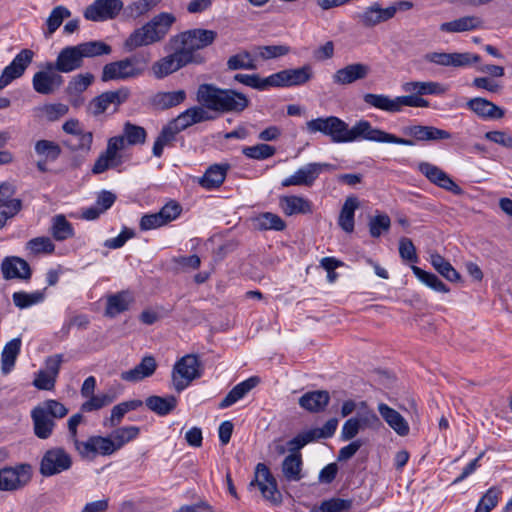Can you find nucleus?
Segmentation results:
<instances>
[{
  "mask_svg": "<svg viewBox=\"0 0 512 512\" xmlns=\"http://www.w3.org/2000/svg\"><path fill=\"white\" fill-rule=\"evenodd\" d=\"M168 49L173 52L156 61L152 66L153 74L157 79H162L187 66L188 64H192L191 61H195V59H191L187 53L182 52L174 43H171L170 41L168 42Z\"/></svg>",
  "mask_w": 512,
  "mask_h": 512,
  "instance_id": "1a4fd4ad",
  "label": "nucleus"
},
{
  "mask_svg": "<svg viewBox=\"0 0 512 512\" xmlns=\"http://www.w3.org/2000/svg\"><path fill=\"white\" fill-rule=\"evenodd\" d=\"M157 362L153 356H145L133 369L121 373V379L128 382H138L154 374Z\"/></svg>",
  "mask_w": 512,
  "mask_h": 512,
  "instance_id": "bb28decb",
  "label": "nucleus"
},
{
  "mask_svg": "<svg viewBox=\"0 0 512 512\" xmlns=\"http://www.w3.org/2000/svg\"><path fill=\"white\" fill-rule=\"evenodd\" d=\"M279 206L287 216L312 213V203L302 196H281Z\"/></svg>",
  "mask_w": 512,
  "mask_h": 512,
  "instance_id": "c85d7f7f",
  "label": "nucleus"
},
{
  "mask_svg": "<svg viewBox=\"0 0 512 512\" xmlns=\"http://www.w3.org/2000/svg\"><path fill=\"white\" fill-rule=\"evenodd\" d=\"M402 89L406 93L422 95H442L445 94L447 88L442 84L434 81H410L402 85Z\"/></svg>",
  "mask_w": 512,
  "mask_h": 512,
  "instance_id": "f704fd0d",
  "label": "nucleus"
},
{
  "mask_svg": "<svg viewBox=\"0 0 512 512\" xmlns=\"http://www.w3.org/2000/svg\"><path fill=\"white\" fill-rule=\"evenodd\" d=\"M229 168V164L211 165L204 175L199 178V185L207 190L219 188L225 181Z\"/></svg>",
  "mask_w": 512,
  "mask_h": 512,
  "instance_id": "cd10ccee",
  "label": "nucleus"
},
{
  "mask_svg": "<svg viewBox=\"0 0 512 512\" xmlns=\"http://www.w3.org/2000/svg\"><path fill=\"white\" fill-rule=\"evenodd\" d=\"M234 80L258 90H265L271 87V75L267 78H261L258 74H236Z\"/></svg>",
  "mask_w": 512,
  "mask_h": 512,
  "instance_id": "052dcab7",
  "label": "nucleus"
},
{
  "mask_svg": "<svg viewBox=\"0 0 512 512\" xmlns=\"http://www.w3.org/2000/svg\"><path fill=\"white\" fill-rule=\"evenodd\" d=\"M146 130L138 125L126 122L123 127V135L111 137L107 147L96 159L92 168L93 174H101L108 169L116 168L122 164V156L119 154L125 148V141L129 145L143 144L146 140Z\"/></svg>",
  "mask_w": 512,
  "mask_h": 512,
  "instance_id": "f03ea898",
  "label": "nucleus"
},
{
  "mask_svg": "<svg viewBox=\"0 0 512 512\" xmlns=\"http://www.w3.org/2000/svg\"><path fill=\"white\" fill-rule=\"evenodd\" d=\"M217 38V32L208 29H190L181 32L170 38V42L174 43L182 52L187 53L192 64L201 65L205 63L206 58L198 53L200 49L210 46Z\"/></svg>",
  "mask_w": 512,
  "mask_h": 512,
  "instance_id": "423d86ee",
  "label": "nucleus"
},
{
  "mask_svg": "<svg viewBox=\"0 0 512 512\" xmlns=\"http://www.w3.org/2000/svg\"><path fill=\"white\" fill-rule=\"evenodd\" d=\"M430 263L433 268L450 282H459L461 275L455 268L439 253L430 254Z\"/></svg>",
  "mask_w": 512,
  "mask_h": 512,
  "instance_id": "79ce46f5",
  "label": "nucleus"
},
{
  "mask_svg": "<svg viewBox=\"0 0 512 512\" xmlns=\"http://www.w3.org/2000/svg\"><path fill=\"white\" fill-rule=\"evenodd\" d=\"M371 68L368 64L356 62L338 69L333 75L332 80L337 85H350L356 81L364 80L370 74Z\"/></svg>",
  "mask_w": 512,
  "mask_h": 512,
  "instance_id": "a211bd4d",
  "label": "nucleus"
},
{
  "mask_svg": "<svg viewBox=\"0 0 512 512\" xmlns=\"http://www.w3.org/2000/svg\"><path fill=\"white\" fill-rule=\"evenodd\" d=\"M32 466L20 463L0 469V491L13 492L26 487L32 480Z\"/></svg>",
  "mask_w": 512,
  "mask_h": 512,
  "instance_id": "0eeeda50",
  "label": "nucleus"
},
{
  "mask_svg": "<svg viewBox=\"0 0 512 512\" xmlns=\"http://www.w3.org/2000/svg\"><path fill=\"white\" fill-rule=\"evenodd\" d=\"M391 226L390 217L387 214L376 215L369 220V232L374 238H378L382 232L389 230Z\"/></svg>",
  "mask_w": 512,
  "mask_h": 512,
  "instance_id": "338daca9",
  "label": "nucleus"
},
{
  "mask_svg": "<svg viewBox=\"0 0 512 512\" xmlns=\"http://www.w3.org/2000/svg\"><path fill=\"white\" fill-rule=\"evenodd\" d=\"M254 486H257L262 496L272 504L278 505L282 502V494L278 490L277 481L264 463H258L255 467V477L249 487Z\"/></svg>",
  "mask_w": 512,
  "mask_h": 512,
  "instance_id": "9d476101",
  "label": "nucleus"
},
{
  "mask_svg": "<svg viewBox=\"0 0 512 512\" xmlns=\"http://www.w3.org/2000/svg\"><path fill=\"white\" fill-rule=\"evenodd\" d=\"M404 135L416 141H438L451 138V134L434 126L411 125L402 129Z\"/></svg>",
  "mask_w": 512,
  "mask_h": 512,
  "instance_id": "aec40b11",
  "label": "nucleus"
},
{
  "mask_svg": "<svg viewBox=\"0 0 512 512\" xmlns=\"http://www.w3.org/2000/svg\"><path fill=\"white\" fill-rule=\"evenodd\" d=\"M70 16L71 11L67 7L62 5L54 7L45 22V27L43 28L44 37L49 39L62 25L63 21Z\"/></svg>",
  "mask_w": 512,
  "mask_h": 512,
  "instance_id": "4c0bfd02",
  "label": "nucleus"
},
{
  "mask_svg": "<svg viewBox=\"0 0 512 512\" xmlns=\"http://www.w3.org/2000/svg\"><path fill=\"white\" fill-rule=\"evenodd\" d=\"M255 226L259 230H275L282 231L286 228L285 221L272 212H264L259 214L255 219Z\"/></svg>",
  "mask_w": 512,
  "mask_h": 512,
  "instance_id": "49530a36",
  "label": "nucleus"
},
{
  "mask_svg": "<svg viewBox=\"0 0 512 512\" xmlns=\"http://www.w3.org/2000/svg\"><path fill=\"white\" fill-rule=\"evenodd\" d=\"M186 99L184 90L157 92L150 98V104L156 110H166L176 107Z\"/></svg>",
  "mask_w": 512,
  "mask_h": 512,
  "instance_id": "2f4dec72",
  "label": "nucleus"
},
{
  "mask_svg": "<svg viewBox=\"0 0 512 512\" xmlns=\"http://www.w3.org/2000/svg\"><path fill=\"white\" fill-rule=\"evenodd\" d=\"M63 83V77L56 72H36L32 79L34 90L42 95L53 94Z\"/></svg>",
  "mask_w": 512,
  "mask_h": 512,
  "instance_id": "412c9836",
  "label": "nucleus"
},
{
  "mask_svg": "<svg viewBox=\"0 0 512 512\" xmlns=\"http://www.w3.org/2000/svg\"><path fill=\"white\" fill-rule=\"evenodd\" d=\"M256 57L269 60L285 56L290 53V47L286 45L255 46L253 48Z\"/></svg>",
  "mask_w": 512,
  "mask_h": 512,
  "instance_id": "4d7b16f0",
  "label": "nucleus"
},
{
  "mask_svg": "<svg viewBox=\"0 0 512 512\" xmlns=\"http://www.w3.org/2000/svg\"><path fill=\"white\" fill-rule=\"evenodd\" d=\"M44 299V293L41 291H36L33 293L26 292H15L13 294V302L15 306L20 309L27 308L34 304L41 302Z\"/></svg>",
  "mask_w": 512,
  "mask_h": 512,
  "instance_id": "e2e57ef3",
  "label": "nucleus"
},
{
  "mask_svg": "<svg viewBox=\"0 0 512 512\" xmlns=\"http://www.w3.org/2000/svg\"><path fill=\"white\" fill-rule=\"evenodd\" d=\"M81 52L82 58L96 57L100 55H108L111 53V47L102 41H88L77 45Z\"/></svg>",
  "mask_w": 512,
  "mask_h": 512,
  "instance_id": "3c124183",
  "label": "nucleus"
},
{
  "mask_svg": "<svg viewBox=\"0 0 512 512\" xmlns=\"http://www.w3.org/2000/svg\"><path fill=\"white\" fill-rule=\"evenodd\" d=\"M133 300L132 294L128 291H121L108 296L105 315L113 318L118 314L127 311Z\"/></svg>",
  "mask_w": 512,
  "mask_h": 512,
  "instance_id": "c9c22d12",
  "label": "nucleus"
},
{
  "mask_svg": "<svg viewBox=\"0 0 512 512\" xmlns=\"http://www.w3.org/2000/svg\"><path fill=\"white\" fill-rule=\"evenodd\" d=\"M201 376L200 361L194 354H188L178 360L172 371V383L177 392L184 390L193 380Z\"/></svg>",
  "mask_w": 512,
  "mask_h": 512,
  "instance_id": "6e6552de",
  "label": "nucleus"
},
{
  "mask_svg": "<svg viewBox=\"0 0 512 512\" xmlns=\"http://www.w3.org/2000/svg\"><path fill=\"white\" fill-rule=\"evenodd\" d=\"M355 418L358 421L361 430H378L380 427H382V422L380 418L372 410L358 412Z\"/></svg>",
  "mask_w": 512,
  "mask_h": 512,
  "instance_id": "774afa93",
  "label": "nucleus"
},
{
  "mask_svg": "<svg viewBox=\"0 0 512 512\" xmlns=\"http://www.w3.org/2000/svg\"><path fill=\"white\" fill-rule=\"evenodd\" d=\"M50 232L57 241H64L74 234L72 225L64 215H56L52 218Z\"/></svg>",
  "mask_w": 512,
  "mask_h": 512,
  "instance_id": "de8ad7c7",
  "label": "nucleus"
},
{
  "mask_svg": "<svg viewBox=\"0 0 512 512\" xmlns=\"http://www.w3.org/2000/svg\"><path fill=\"white\" fill-rule=\"evenodd\" d=\"M500 493V490L496 487L488 489L480 499L475 512H490L494 507H496Z\"/></svg>",
  "mask_w": 512,
  "mask_h": 512,
  "instance_id": "69168bd1",
  "label": "nucleus"
},
{
  "mask_svg": "<svg viewBox=\"0 0 512 512\" xmlns=\"http://www.w3.org/2000/svg\"><path fill=\"white\" fill-rule=\"evenodd\" d=\"M94 76L91 73L78 74L74 76L66 87V93L70 96L84 92L93 82Z\"/></svg>",
  "mask_w": 512,
  "mask_h": 512,
  "instance_id": "13d9d810",
  "label": "nucleus"
},
{
  "mask_svg": "<svg viewBox=\"0 0 512 512\" xmlns=\"http://www.w3.org/2000/svg\"><path fill=\"white\" fill-rule=\"evenodd\" d=\"M142 405L143 402L138 399L121 402L115 405L111 410L110 417L104 421V425L109 427L118 426L126 413L136 410Z\"/></svg>",
  "mask_w": 512,
  "mask_h": 512,
  "instance_id": "ea45409f",
  "label": "nucleus"
},
{
  "mask_svg": "<svg viewBox=\"0 0 512 512\" xmlns=\"http://www.w3.org/2000/svg\"><path fill=\"white\" fill-rule=\"evenodd\" d=\"M260 382L259 377L253 376L234 386L219 403L220 409H225L242 399L247 393L255 388Z\"/></svg>",
  "mask_w": 512,
  "mask_h": 512,
  "instance_id": "7c9ffc66",
  "label": "nucleus"
},
{
  "mask_svg": "<svg viewBox=\"0 0 512 512\" xmlns=\"http://www.w3.org/2000/svg\"><path fill=\"white\" fill-rule=\"evenodd\" d=\"M35 152L39 156H44L47 160L54 161L61 154L60 146L49 140H39L35 144Z\"/></svg>",
  "mask_w": 512,
  "mask_h": 512,
  "instance_id": "680f3d73",
  "label": "nucleus"
},
{
  "mask_svg": "<svg viewBox=\"0 0 512 512\" xmlns=\"http://www.w3.org/2000/svg\"><path fill=\"white\" fill-rule=\"evenodd\" d=\"M363 101L376 109L383 110L389 113L398 112V106L396 105V97L390 98L384 94H373L367 93L363 96Z\"/></svg>",
  "mask_w": 512,
  "mask_h": 512,
  "instance_id": "a18cd8bd",
  "label": "nucleus"
},
{
  "mask_svg": "<svg viewBox=\"0 0 512 512\" xmlns=\"http://www.w3.org/2000/svg\"><path fill=\"white\" fill-rule=\"evenodd\" d=\"M352 508V500L330 498L324 500L319 506L313 508V512H347Z\"/></svg>",
  "mask_w": 512,
  "mask_h": 512,
  "instance_id": "864d4df0",
  "label": "nucleus"
},
{
  "mask_svg": "<svg viewBox=\"0 0 512 512\" xmlns=\"http://www.w3.org/2000/svg\"><path fill=\"white\" fill-rule=\"evenodd\" d=\"M22 209V201L17 198H7L0 202V229H2L7 221L16 216Z\"/></svg>",
  "mask_w": 512,
  "mask_h": 512,
  "instance_id": "8fccbe9b",
  "label": "nucleus"
},
{
  "mask_svg": "<svg viewBox=\"0 0 512 512\" xmlns=\"http://www.w3.org/2000/svg\"><path fill=\"white\" fill-rule=\"evenodd\" d=\"M242 153L250 159L265 160L275 155L276 148L268 144L260 143L254 146L244 147Z\"/></svg>",
  "mask_w": 512,
  "mask_h": 512,
  "instance_id": "6e6d98bb",
  "label": "nucleus"
},
{
  "mask_svg": "<svg viewBox=\"0 0 512 512\" xmlns=\"http://www.w3.org/2000/svg\"><path fill=\"white\" fill-rule=\"evenodd\" d=\"M378 411L385 422L400 436H406L409 433V425L404 417L395 409L385 403L378 405Z\"/></svg>",
  "mask_w": 512,
  "mask_h": 512,
  "instance_id": "c756f323",
  "label": "nucleus"
},
{
  "mask_svg": "<svg viewBox=\"0 0 512 512\" xmlns=\"http://www.w3.org/2000/svg\"><path fill=\"white\" fill-rule=\"evenodd\" d=\"M334 166L328 163H308L299 168L294 174L285 178L281 185L311 187L324 170L333 169Z\"/></svg>",
  "mask_w": 512,
  "mask_h": 512,
  "instance_id": "f8f14e48",
  "label": "nucleus"
},
{
  "mask_svg": "<svg viewBox=\"0 0 512 512\" xmlns=\"http://www.w3.org/2000/svg\"><path fill=\"white\" fill-rule=\"evenodd\" d=\"M359 207V201L356 197H347L340 211L338 224L347 233L354 230V213Z\"/></svg>",
  "mask_w": 512,
  "mask_h": 512,
  "instance_id": "58836bf2",
  "label": "nucleus"
},
{
  "mask_svg": "<svg viewBox=\"0 0 512 512\" xmlns=\"http://www.w3.org/2000/svg\"><path fill=\"white\" fill-rule=\"evenodd\" d=\"M72 463L71 455L64 448L53 447L44 453L39 472L44 477H51L69 470Z\"/></svg>",
  "mask_w": 512,
  "mask_h": 512,
  "instance_id": "9b49d317",
  "label": "nucleus"
},
{
  "mask_svg": "<svg viewBox=\"0 0 512 512\" xmlns=\"http://www.w3.org/2000/svg\"><path fill=\"white\" fill-rule=\"evenodd\" d=\"M224 90L213 84H201L197 89L196 100L202 108L220 112Z\"/></svg>",
  "mask_w": 512,
  "mask_h": 512,
  "instance_id": "6ab92c4d",
  "label": "nucleus"
},
{
  "mask_svg": "<svg viewBox=\"0 0 512 512\" xmlns=\"http://www.w3.org/2000/svg\"><path fill=\"white\" fill-rule=\"evenodd\" d=\"M466 106L482 119H501L505 115L502 108L482 97L468 100Z\"/></svg>",
  "mask_w": 512,
  "mask_h": 512,
  "instance_id": "b1692460",
  "label": "nucleus"
},
{
  "mask_svg": "<svg viewBox=\"0 0 512 512\" xmlns=\"http://www.w3.org/2000/svg\"><path fill=\"white\" fill-rule=\"evenodd\" d=\"M250 104L249 99L243 93L233 89H225L222 98L220 112H236L244 111Z\"/></svg>",
  "mask_w": 512,
  "mask_h": 512,
  "instance_id": "72a5a7b5",
  "label": "nucleus"
},
{
  "mask_svg": "<svg viewBox=\"0 0 512 512\" xmlns=\"http://www.w3.org/2000/svg\"><path fill=\"white\" fill-rule=\"evenodd\" d=\"M140 429L137 426H125L116 429L112 433V440L117 450L126 443L132 441L139 435Z\"/></svg>",
  "mask_w": 512,
  "mask_h": 512,
  "instance_id": "bf43d9fd",
  "label": "nucleus"
},
{
  "mask_svg": "<svg viewBox=\"0 0 512 512\" xmlns=\"http://www.w3.org/2000/svg\"><path fill=\"white\" fill-rule=\"evenodd\" d=\"M424 59L427 62L441 66L462 67L480 61V56L469 52L465 53H445L430 52L425 54Z\"/></svg>",
  "mask_w": 512,
  "mask_h": 512,
  "instance_id": "f3484780",
  "label": "nucleus"
},
{
  "mask_svg": "<svg viewBox=\"0 0 512 512\" xmlns=\"http://www.w3.org/2000/svg\"><path fill=\"white\" fill-rule=\"evenodd\" d=\"M330 401V395L325 390L307 392L299 398V405L313 413L323 411Z\"/></svg>",
  "mask_w": 512,
  "mask_h": 512,
  "instance_id": "473e14b6",
  "label": "nucleus"
},
{
  "mask_svg": "<svg viewBox=\"0 0 512 512\" xmlns=\"http://www.w3.org/2000/svg\"><path fill=\"white\" fill-rule=\"evenodd\" d=\"M145 404L148 409L153 411L159 416H166L171 413L177 406V398L173 395L166 397L161 396H149L145 400Z\"/></svg>",
  "mask_w": 512,
  "mask_h": 512,
  "instance_id": "e433bc0d",
  "label": "nucleus"
},
{
  "mask_svg": "<svg viewBox=\"0 0 512 512\" xmlns=\"http://www.w3.org/2000/svg\"><path fill=\"white\" fill-rule=\"evenodd\" d=\"M162 0H138L125 8V13L131 18H138L157 7Z\"/></svg>",
  "mask_w": 512,
  "mask_h": 512,
  "instance_id": "5fc2aeb1",
  "label": "nucleus"
},
{
  "mask_svg": "<svg viewBox=\"0 0 512 512\" xmlns=\"http://www.w3.org/2000/svg\"><path fill=\"white\" fill-rule=\"evenodd\" d=\"M302 456L300 453H291L282 462V473L287 481H299L302 478Z\"/></svg>",
  "mask_w": 512,
  "mask_h": 512,
  "instance_id": "a19ab883",
  "label": "nucleus"
},
{
  "mask_svg": "<svg viewBox=\"0 0 512 512\" xmlns=\"http://www.w3.org/2000/svg\"><path fill=\"white\" fill-rule=\"evenodd\" d=\"M313 77V70L309 64L302 67L285 69L271 75V87L300 86L309 82Z\"/></svg>",
  "mask_w": 512,
  "mask_h": 512,
  "instance_id": "ddd939ff",
  "label": "nucleus"
},
{
  "mask_svg": "<svg viewBox=\"0 0 512 512\" xmlns=\"http://www.w3.org/2000/svg\"><path fill=\"white\" fill-rule=\"evenodd\" d=\"M213 119L214 117L201 106H193L180 113L176 118L171 120V122L181 132L193 124L210 121Z\"/></svg>",
  "mask_w": 512,
  "mask_h": 512,
  "instance_id": "5701e85b",
  "label": "nucleus"
},
{
  "mask_svg": "<svg viewBox=\"0 0 512 512\" xmlns=\"http://www.w3.org/2000/svg\"><path fill=\"white\" fill-rule=\"evenodd\" d=\"M175 21L176 17L172 13H159L149 22L135 29L130 34L124 43L125 48L132 51L138 47L148 46L162 41Z\"/></svg>",
  "mask_w": 512,
  "mask_h": 512,
  "instance_id": "7ed1b4c3",
  "label": "nucleus"
},
{
  "mask_svg": "<svg viewBox=\"0 0 512 512\" xmlns=\"http://www.w3.org/2000/svg\"><path fill=\"white\" fill-rule=\"evenodd\" d=\"M115 399L116 395L114 392L93 395L90 399L82 403L81 411L92 412L99 410L103 407L112 404L115 401Z\"/></svg>",
  "mask_w": 512,
  "mask_h": 512,
  "instance_id": "603ef678",
  "label": "nucleus"
},
{
  "mask_svg": "<svg viewBox=\"0 0 512 512\" xmlns=\"http://www.w3.org/2000/svg\"><path fill=\"white\" fill-rule=\"evenodd\" d=\"M83 58L78 46H68L63 48L57 56V67L60 73H69L81 68Z\"/></svg>",
  "mask_w": 512,
  "mask_h": 512,
  "instance_id": "a878e982",
  "label": "nucleus"
},
{
  "mask_svg": "<svg viewBox=\"0 0 512 512\" xmlns=\"http://www.w3.org/2000/svg\"><path fill=\"white\" fill-rule=\"evenodd\" d=\"M38 110L48 121L54 122L65 116L69 111V107L63 103H53L45 104L39 107Z\"/></svg>",
  "mask_w": 512,
  "mask_h": 512,
  "instance_id": "0e129e2a",
  "label": "nucleus"
},
{
  "mask_svg": "<svg viewBox=\"0 0 512 512\" xmlns=\"http://www.w3.org/2000/svg\"><path fill=\"white\" fill-rule=\"evenodd\" d=\"M255 52H249L247 50H241L235 55H232L227 60V68L229 70H255L257 65L255 63Z\"/></svg>",
  "mask_w": 512,
  "mask_h": 512,
  "instance_id": "37998d69",
  "label": "nucleus"
},
{
  "mask_svg": "<svg viewBox=\"0 0 512 512\" xmlns=\"http://www.w3.org/2000/svg\"><path fill=\"white\" fill-rule=\"evenodd\" d=\"M69 410L61 402L49 399L45 400L31 411L34 434L39 439L49 438L55 428V419H62Z\"/></svg>",
  "mask_w": 512,
  "mask_h": 512,
  "instance_id": "20e7f679",
  "label": "nucleus"
},
{
  "mask_svg": "<svg viewBox=\"0 0 512 512\" xmlns=\"http://www.w3.org/2000/svg\"><path fill=\"white\" fill-rule=\"evenodd\" d=\"M1 271L5 279L19 278L27 280L31 277V269L27 261L16 256L6 257L2 261Z\"/></svg>",
  "mask_w": 512,
  "mask_h": 512,
  "instance_id": "393cba45",
  "label": "nucleus"
},
{
  "mask_svg": "<svg viewBox=\"0 0 512 512\" xmlns=\"http://www.w3.org/2000/svg\"><path fill=\"white\" fill-rule=\"evenodd\" d=\"M20 348V338H14L5 345L1 356V370L4 374H8L14 367Z\"/></svg>",
  "mask_w": 512,
  "mask_h": 512,
  "instance_id": "c03bdc74",
  "label": "nucleus"
},
{
  "mask_svg": "<svg viewBox=\"0 0 512 512\" xmlns=\"http://www.w3.org/2000/svg\"><path fill=\"white\" fill-rule=\"evenodd\" d=\"M411 269L415 276L425 285L431 289L441 292L448 293L449 288L444 284L435 274L427 272L418 266H411Z\"/></svg>",
  "mask_w": 512,
  "mask_h": 512,
  "instance_id": "09e8293b",
  "label": "nucleus"
},
{
  "mask_svg": "<svg viewBox=\"0 0 512 512\" xmlns=\"http://www.w3.org/2000/svg\"><path fill=\"white\" fill-rule=\"evenodd\" d=\"M129 95L130 92L127 88L103 92L91 100L88 105V111L94 116H99L105 113L110 105L117 107L125 102Z\"/></svg>",
  "mask_w": 512,
  "mask_h": 512,
  "instance_id": "2eb2a0df",
  "label": "nucleus"
},
{
  "mask_svg": "<svg viewBox=\"0 0 512 512\" xmlns=\"http://www.w3.org/2000/svg\"><path fill=\"white\" fill-rule=\"evenodd\" d=\"M123 8L120 0H96L84 11V17L90 21H105L118 15Z\"/></svg>",
  "mask_w": 512,
  "mask_h": 512,
  "instance_id": "dca6fc26",
  "label": "nucleus"
},
{
  "mask_svg": "<svg viewBox=\"0 0 512 512\" xmlns=\"http://www.w3.org/2000/svg\"><path fill=\"white\" fill-rule=\"evenodd\" d=\"M483 28V19L476 15L462 16L452 21L444 22L439 27L440 31L445 33H462Z\"/></svg>",
  "mask_w": 512,
  "mask_h": 512,
  "instance_id": "4be33fe9",
  "label": "nucleus"
},
{
  "mask_svg": "<svg viewBox=\"0 0 512 512\" xmlns=\"http://www.w3.org/2000/svg\"><path fill=\"white\" fill-rule=\"evenodd\" d=\"M395 16L394 8H382L379 3L364 8L354 15V19L364 28H373Z\"/></svg>",
  "mask_w": 512,
  "mask_h": 512,
  "instance_id": "4468645a",
  "label": "nucleus"
},
{
  "mask_svg": "<svg viewBox=\"0 0 512 512\" xmlns=\"http://www.w3.org/2000/svg\"><path fill=\"white\" fill-rule=\"evenodd\" d=\"M306 130L310 134L322 133L330 137L333 143H348L358 139H365L380 143H394L413 146L414 141L400 138L381 129L372 127L367 120H360L352 128L336 116L319 117L306 122Z\"/></svg>",
  "mask_w": 512,
  "mask_h": 512,
  "instance_id": "f257e3e1",
  "label": "nucleus"
},
{
  "mask_svg": "<svg viewBox=\"0 0 512 512\" xmlns=\"http://www.w3.org/2000/svg\"><path fill=\"white\" fill-rule=\"evenodd\" d=\"M151 60L148 52L135 53L124 59L106 64L103 67L101 80H126L142 75Z\"/></svg>",
  "mask_w": 512,
  "mask_h": 512,
  "instance_id": "39448f33",
  "label": "nucleus"
}]
</instances>
